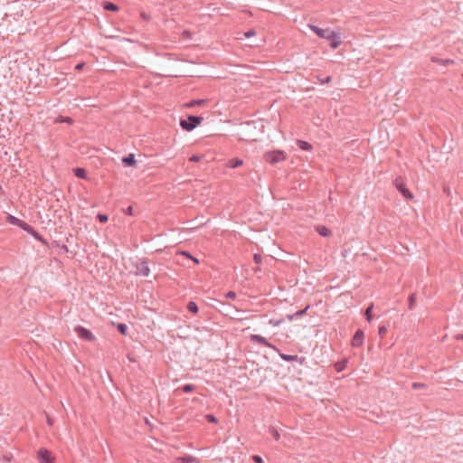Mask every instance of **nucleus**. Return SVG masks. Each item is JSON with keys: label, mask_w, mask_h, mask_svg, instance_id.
<instances>
[{"label": "nucleus", "mask_w": 463, "mask_h": 463, "mask_svg": "<svg viewBox=\"0 0 463 463\" xmlns=\"http://www.w3.org/2000/svg\"><path fill=\"white\" fill-rule=\"evenodd\" d=\"M308 27L317 37L327 40L332 49L335 50L340 46L342 43L340 33L331 30L330 28H320L314 24H308Z\"/></svg>", "instance_id": "1"}, {"label": "nucleus", "mask_w": 463, "mask_h": 463, "mask_svg": "<svg viewBox=\"0 0 463 463\" xmlns=\"http://www.w3.org/2000/svg\"><path fill=\"white\" fill-rule=\"evenodd\" d=\"M182 254H183V255H184V256H185V257H187V258H190V259H191V260H193L195 263H199V260H198L196 258L193 257L189 252L184 251V252H182Z\"/></svg>", "instance_id": "33"}, {"label": "nucleus", "mask_w": 463, "mask_h": 463, "mask_svg": "<svg viewBox=\"0 0 463 463\" xmlns=\"http://www.w3.org/2000/svg\"><path fill=\"white\" fill-rule=\"evenodd\" d=\"M104 9L108 10V11L115 12V11L118 10V6L117 5H115L114 3H112V2H105L104 3Z\"/></svg>", "instance_id": "18"}, {"label": "nucleus", "mask_w": 463, "mask_h": 463, "mask_svg": "<svg viewBox=\"0 0 463 463\" xmlns=\"http://www.w3.org/2000/svg\"><path fill=\"white\" fill-rule=\"evenodd\" d=\"M122 162L127 166H136L137 165L134 154H129L128 156H124L122 158Z\"/></svg>", "instance_id": "12"}, {"label": "nucleus", "mask_w": 463, "mask_h": 463, "mask_svg": "<svg viewBox=\"0 0 463 463\" xmlns=\"http://www.w3.org/2000/svg\"><path fill=\"white\" fill-rule=\"evenodd\" d=\"M37 455L41 463H55V458L52 456V452L46 449H39Z\"/></svg>", "instance_id": "6"}, {"label": "nucleus", "mask_w": 463, "mask_h": 463, "mask_svg": "<svg viewBox=\"0 0 463 463\" xmlns=\"http://www.w3.org/2000/svg\"><path fill=\"white\" fill-rule=\"evenodd\" d=\"M269 305L268 302H263L261 303V306H262V310H265L266 309V306Z\"/></svg>", "instance_id": "42"}, {"label": "nucleus", "mask_w": 463, "mask_h": 463, "mask_svg": "<svg viewBox=\"0 0 463 463\" xmlns=\"http://www.w3.org/2000/svg\"><path fill=\"white\" fill-rule=\"evenodd\" d=\"M432 61L443 66L452 65L455 61L451 59L432 58Z\"/></svg>", "instance_id": "14"}, {"label": "nucleus", "mask_w": 463, "mask_h": 463, "mask_svg": "<svg viewBox=\"0 0 463 463\" xmlns=\"http://www.w3.org/2000/svg\"><path fill=\"white\" fill-rule=\"evenodd\" d=\"M206 418L211 422H216L217 421L216 419L213 415H211V414L207 415Z\"/></svg>", "instance_id": "39"}, {"label": "nucleus", "mask_w": 463, "mask_h": 463, "mask_svg": "<svg viewBox=\"0 0 463 463\" xmlns=\"http://www.w3.org/2000/svg\"><path fill=\"white\" fill-rule=\"evenodd\" d=\"M182 389L184 392H188L194 391L195 389V387L192 384H186Z\"/></svg>", "instance_id": "31"}, {"label": "nucleus", "mask_w": 463, "mask_h": 463, "mask_svg": "<svg viewBox=\"0 0 463 463\" xmlns=\"http://www.w3.org/2000/svg\"><path fill=\"white\" fill-rule=\"evenodd\" d=\"M187 309L193 314H196L198 312V306L195 302L190 301L187 304Z\"/></svg>", "instance_id": "20"}, {"label": "nucleus", "mask_w": 463, "mask_h": 463, "mask_svg": "<svg viewBox=\"0 0 463 463\" xmlns=\"http://www.w3.org/2000/svg\"><path fill=\"white\" fill-rule=\"evenodd\" d=\"M21 229L30 233L33 238L42 242L43 245L48 244L47 241L37 231H35L33 226L28 224L27 222H24Z\"/></svg>", "instance_id": "7"}, {"label": "nucleus", "mask_w": 463, "mask_h": 463, "mask_svg": "<svg viewBox=\"0 0 463 463\" xmlns=\"http://www.w3.org/2000/svg\"><path fill=\"white\" fill-rule=\"evenodd\" d=\"M175 463H200V461L192 456H185L175 458Z\"/></svg>", "instance_id": "11"}, {"label": "nucleus", "mask_w": 463, "mask_h": 463, "mask_svg": "<svg viewBox=\"0 0 463 463\" xmlns=\"http://www.w3.org/2000/svg\"><path fill=\"white\" fill-rule=\"evenodd\" d=\"M283 360L288 362L297 361L298 355H290V354H281Z\"/></svg>", "instance_id": "25"}, {"label": "nucleus", "mask_w": 463, "mask_h": 463, "mask_svg": "<svg viewBox=\"0 0 463 463\" xmlns=\"http://www.w3.org/2000/svg\"><path fill=\"white\" fill-rule=\"evenodd\" d=\"M261 342H262V345H269L268 344V342L265 340V338H263V337H262V339H261Z\"/></svg>", "instance_id": "46"}, {"label": "nucleus", "mask_w": 463, "mask_h": 463, "mask_svg": "<svg viewBox=\"0 0 463 463\" xmlns=\"http://www.w3.org/2000/svg\"><path fill=\"white\" fill-rule=\"evenodd\" d=\"M412 389L418 390V389H427V385L422 383H413L411 385Z\"/></svg>", "instance_id": "27"}, {"label": "nucleus", "mask_w": 463, "mask_h": 463, "mask_svg": "<svg viewBox=\"0 0 463 463\" xmlns=\"http://www.w3.org/2000/svg\"><path fill=\"white\" fill-rule=\"evenodd\" d=\"M255 34V31L254 30H249L248 32L245 33V36L246 37H250L252 35Z\"/></svg>", "instance_id": "38"}, {"label": "nucleus", "mask_w": 463, "mask_h": 463, "mask_svg": "<svg viewBox=\"0 0 463 463\" xmlns=\"http://www.w3.org/2000/svg\"><path fill=\"white\" fill-rule=\"evenodd\" d=\"M254 260L256 263H260V253H255L254 254Z\"/></svg>", "instance_id": "36"}, {"label": "nucleus", "mask_w": 463, "mask_h": 463, "mask_svg": "<svg viewBox=\"0 0 463 463\" xmlns=\"http://www.w3.org/2000/svg\"><path fill=\"white\" fill-rule=\"evenodd\" d=\"M373 305H370L365 310H364V317L365 318H373Z\"/></svg>", "instance_id": "23"}, {"label": "nucleus", "mask_w": 463, "mask_h": 463, "mask_svg": "<svg viewBox=\"0 0 463 463\" xmlns=\"http://www.w3.org/2000/svg\"><path fill=\"white\" fill-rule=\"evenodd\" d=\"M269 321H270V323H272V324H273V326H278V325H279V323L281 322V320H275V322H274V323H273V320H269Z\"/></svg>", "instance_id": "41"}, {"label": "nucleus", "mask_w": 463, "mask_h": 463, "mask_svg": "<svg viewBox=\"0 0 463 463\" xmlns=\"http://www.w3.org/2000/svg\"><path fill=\"white\" fill-rule=\"evenodd\" d=\"M62 121L71 123L72 120L70 118H65L64 119H62Z\"/></svg>", "instance_id": "43"}, {"label": "nucleus", "mask_w": 463, "mask_h": 463, "mask_svg": "<svg viewBox=\"0 0 463 463\" xmlns=\"http://www.w3.org/2000/svg\"><path fill=\"white\" fill-rule=\"evenodd\" d=\"M203 119V117L190 115L186 119H181L180 126L186 131H192L200 125Z\"/></svg>", "instance_id": "3"}, {"label": "nucleus", "mask_w": 463, "mask_h": 463, "mask_svg": "<svg viewBox=\"0 0 463 463\" xmlns=\"http://www.w3.org/2000/svg\"><path fill=\"white\" fill-rule=\"evenodd\" d=\"M75 331L78 334V335L84 340H87V341L94 340V335H92V333L86 328L78 326L75 328Z\"/></svg>", "instance_id": "9"}, {"label": "nucleus", "mask_w": 463, "mask_h": 463, "mask_svg": "<svg viewBox=\"0 0 463 463\" xmlns=\"http://www.w3.org/2000/svg\"><path fill=\"white\" fill-rule=\"evenodd\" d=\"M202 158V156L200 155H193L191 157H190V161L191 162H199Z\"/></svg>", "instance_id": "32"}, {"label": "nucleus", "mask_w": 463, "mask_h": 463, "mask_svg": "<svg viewBox=\"0 0 463 463\" xmlns=\"http://www.w3.org/2000/svg\"><path fill=\"white\" fill-rule=\"evenodd\" d=\"M364 332L362 329H358L353 338H352V346L353 347H360L363 345L364 344Z\"/></svg>", "instance_id": "8"}, {"label": "nucleus", "mask_w": 463, "mask_h": 463, "mask_svg": "<svg viewBox=\"0 0 463 463\" xmlns=\"http://www.w3.org/2000/svg\"><path fill=\"white\" fill-rule=\"evenodd\" d=\"M74 175L79 178L85 179L87 173L84 168L78 167L74 169Z\"/></svg>", "instance_id": "19"}, {"label": "nucleus", "mask_w": 463, "mask_h": 463, "mask_svg": "<svg viewBox=\"0 0 463 463\" xmlns=\"http://www.w3.org/2000/svg\"><path fill=\"white\" fill-rule=\"evenodd\" d=\"M97 219H98L101 223H105V222H108L109 217H108V215H106V214L99 213V214L97 215Z\"/></svg>", "instance_id": "28"}, {"label": "nucleus", "mask_w": 463, "mask_h": 463, "mask_svg": "<svg viewBox=\"0 0 463 463\" xmlns=\"http://www.w3.org/2000/svg\"><path fill=\"white\" fill-rule=\"evenodd\" d=\"M456 339L459 340V339H462L463 340V335L461 334H458L456 335Z\"/></svg>", "instance_id": "44"}, {"label": "nucleus", "mask_w": 463, "mask_h": 463, "mask_svg": "<svg viewBox=\"0 0 463 463\" xmlns=\"http://www.w3.org/2000/svg\"><path fill=\"white\" fill-rule=\"evenodd\" d=\"M416 304V296L415 294H411L408 298V307L409 309H412Z\"/></svg>", "instance_id": "21"}, {"label": "nucleus", "mask_w": 463, "mask_h": 463, "mask_svg": "<svg viewBox=\"0 0 463 463\" xmlns=\"http://www.w3.org/2000/svg\"><path fill=\"white\" fill-rule=\"evenodd\" d=\"M308 307H309L307 306V307H306L305 308L299 309V310L296 311V312H295V313H293V314H287V315L285 316V318L291 319V318H294L295 317H300V316H303V315L307 312V310L308 309Z\"/></svg>", "instance_id": "15"}, {"label": "nucleus", "mask_w": 463, "mask_h": 463, "mask_svg": "<svg viewBox=\"0 0 463 463\" xmlns=\"http://www.w3.org/2000/svg\"><path fill=\"white\" fill-rule=\"evenodd\" d=\"M204 102H205V100H204V99L193 100V101H191V102L188 104V106H189V107H193V106H194V105H202V104H203Z\"/></svg>", "instance_id": "30"}, {"label": "nucleus", "mask_w": 463, "mask_h": 463, "mask_svg": "<svg viewBox=\"0 0 463 463\" xmlns=\"http://www.w3.org/2000/svg\"><path fill=\"white\" fill-rule=\"evenodd\" d=\"M84 66H85V63H84V62H80V63H79V64H77V65L75 66V70H77V71H80V70H82V69H83V67H84Z\"/></svg>", "instance_id": "37"}, {"label": "nucleus", "mask_w": 463, "mask_h": 463, "mask_svg": "<svg viewBox=\"0 0 463 463\" xmlns=\"http://www.w3.org/2000/svg\"><path fill=\"white\" fill-rule=\"evenodd\" d=\"M387 332V326H380L378 329V335L381 338H383Z\"/></svg>", "instance_id": "26"}, {"label": "nucleus", "mask_w": 463, "mask_h": 463, "mask_svg": "<svg viewBox=\"0 0 463 463\" xmlns=\"http://www.w3.org/2000/svg\"><path fill=\"white\" fill-rule=\"evenodd\" d=\"M125 213L128 214V215H133V207L132 206H128L126 209Z\"/></svg>", "instance_id": "35"}, {"label": "nucleus", "mask_w": 463, "mask_h": 463, "mask_svg": "<svg viewBox=\"0 0 463 463\" xmlns=\"http://www.w3.org/2000/svg\"><path fill=\"white\" fill-rule=\"evenodd\" d=\"M254 459H255L258 463H260V457H259V456H254Z\"/></svg>", "instance_id": "45"}, {"label": "nucleus", "mask_w": 463, "mask_h": 463, "mask_svg": "<svg viewBox=\"0 0 463 463\" xmlns=\"http://www.w3.org/2000/svg\"><path fill=\"white\" fill-rule=\"evenodd\" d=\"M243 161L240 158H232L228 162V166L231 168H237L242 165Z\"/></svg>", "instance_id": "17"}, {"label": "nucleus", "mask_w": 463, "mask_h": 463, "mask_svg": "<svg viewBox=\"0 0 463 463\" xmlns=\"http://www.w3.org/2000/svg\"><path fill=\"white\" fill-rule=\"evenodd\" d=\"M269 431L276 440L279 439L280 435H279L278 430H276L274 427H269Z\"/></svg>", "instance_id": "24"}, {"label": "nucleus", "mask_w": 463, "mask_h": 463, "mask_svg": "<svg viewBox=\"0 0 463 463\" xmlns=\"http://www.w3.org/2000/svg\"><path fill=\"white\" fill-rule=\"evenodd\" d=\"M318 80L321 81L322 84H328L332 81V77L327 75L324 78H318Z\"/></svg>", "instance_id": "29"}, {"label": "nucleus", "mask_w": 463, "mask_h": 463, "mask_svg": "<svg viewBox=\"0 0 463 463\" xmlns=\"http://www.w3.org/2000/svg\"><path fill=\"white\" fill-rule=\"evenodd\" d=\"M297 145L303 151H310L313 148L309 142L301 139L297 140Z\"/></svg>", "instance_id": "13"}, {"label": "nucleus", "mask_w": 463, "mask_h": 463, "mask_svg": "<svg viewBox=\"0 0 463 463\" xmlns=\"http://www.w3.org/2000/svg\"><path fill=\"white\" fill-rule=\"evenodd\" d=\"M225 296L227 298L233 299L235 298L236 294L233 291H229Z\"/></svg>", "instance_id": "34"}, {"label": "nucleus", "mask_w": 463, "mask_h": 463, "mask_svg": "<svg viewBox=\"0 0 463 463\" xmlns=\"http://www.w3.org/2000/svg\"><path fill=\"white\" fill-rule=\"evenodd\" d=\"M263 158L270 165H275L286 159V153L280 149L270 150L265 152Z\"/></svg>", "instance_id": "2"}, {"label": "nucleus", "mask_w": 463, "mask_h": 463, "mask_svg": "<svg viewBox=\"0 0 463 463\" xmlns=\"http://www.w3.org/2000/svg\"><path fill=\"white\" fill-rule=\"evenodd\" d=\"M135 274L137 276L147 277L150 273V269L146 260H141L135 265Z\"/></svg>", "instance_id": "5"}, {"label": "nucleus", "mask_w": 463, "mask_h": 463, "mask_svg": "<svg viewBox=\"0 0 463 463\" xmlns=\"http://www.w3.org/2000/svg\"><path fill=\"white\" fill-rule=\"evenodd\" d=\"M316 232L324 238L330 237L332 235L331 230L325 225H317L315 227Z\"/></svg>", "instance_id": "10"}, {"label": "nucleus", "mask_w": 463, "mask_h": 463, "mask_svg": "<svg viewBox=\"0 0 463 463\" xmlns=\"http://www.w3.org/2000/svg\"><path fill=\"white\" fill-rule=\"evenodd\" d=\"M393 184L395 188L404 197L405 200L411 201L413 199V194L409 190V188L406 186L405 183L401 177H397L393 181Z\"/></svg>", "instance_id": "4"}, {"label": "nucleus", "mask_w": 463, "mask_h": 463, "mask_svg": "<svg viewBox=\"0 0 463 463\" xmlns=\"http://www.w3.org/2000/svg\"><path fill=\"white\" fill-rule=\"evenodd\" d=\"M7 219H8V222L11 224L16 225V226H18L20 228H22L23 224H24V222H24V221H22V220H20V219H18V218H16L14 216H13V215H9L7 217Z\"/></svg>", "instance_id": "16"}, {"label": "nucleus", "mask_w": 463, "mask_h": 463, "mask_svg": "<svg viewBox=\"0 0 463 463\" xmlns=\"http://www.w3.org/2000/svg\"><path fill=\"white\" fill-rule=\"evenodd\" d=\"M112 325L114 326H116L118 328V330L122 334V335H127V326L125 324H122V323H118V324H115V323H112Z\"/></svg>", "instance_id": "22"}, {"label": "nucleus", "mask_w": 463, "mask_h": 463, "mask_svg": "<svg viewBox=\"0 0 463 463\" xmlns=\"http://www.w3.org/2000/svg\"><path fill=\"white\" fill-rule=\"evenodd\" d=\"M335 367H336V370H337V371H341V370H343V368H344V366H343L342 364H335Z\"/></svg>", "instance_id": "40"}]
</instances>
